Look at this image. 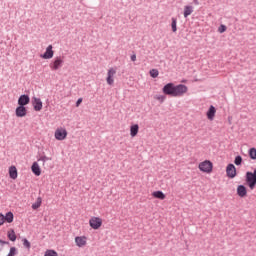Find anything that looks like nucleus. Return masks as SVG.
Wrapping results in <instances>:
<instances>
[{
  "mask_svg": "<svg viewBox=\"0 0 256 256\" xmlns=\"http://www.w3.org/2000/svg\"><path fill=\"white\" fill-rule=\"evenodd\" d=\"M187 91L188 88L185 86V84H179L175 86L173 82L164 85L162 88V93H164V95H169V97H182V95H185Z\"/></svg>",
  "mask_w": 256,
  "mask_h": 256,
  "instance_id": "nucleus-1",
  "label": "nucleus"
},
{
  "mask_svg": "<svg viewBox=\"0 0 256 256\" xmlns=\"http://www.w3.org/2000/svg\"><path fill=\"white\" fill-rule=\"evenodd\" d=\"M246 183L250 189H255L256 186V168L253 172H246Z\"/></svg>",
  "mask_w": 256,
  "mask_h": 256,
  "instance_id": "nucleus-2",
  "label": "nucleus"
},
{
  "mask_svg": "<svg viewBox=\"0 0 256 256\" xmlns=\"http://www.w3.org/2000/svg\"><path fill=\"white\" fill-rule=\"evenodd\" d=\"M198 168L202 173H212L213 172V162L211 161H202Z\"/></svg>",
  "mask_w": 256,
  "mask_h": 256,
  "instance_id": "nucleus-3",
  "label": "nucleus"
},
{
  "mask_svg": "<svg viewBox=\"0 0 256 256\" xmlns=\"http://www.w3.org/2000/svg\"><path fill=\"white\" fill-rule=\"evenodd\" d=\"M63 59L61 56H57L54 58V60L50 63V69H52V71H59V69H61L63 67Z\"/></svg>",
  "mask_w": 256,
  "mask_h": 256,
  "instance_id": "nucleus-4",
  "label": "nucleus"
},
{
  "mask_svg": "<svg viewBox=\"0 0 256 256\" xmlns=\"http://www.w3.org/2000/svg\"><path fill=\"white\" fill-rule=\"evenodd\" d=\"M89 225L92 229H100L101 225H103V219L99 218V217H92L89 220Z\"/></svg>",
  "mask_w": 256,
  "mask_h": 256,
  "instance_id": "nucleus-5",
  "label": "nucleus"
},
{
  "mask_svg": "<svg viewBox=\"0 0 256 256\" xmlns=\"http://www.w3.org/2000/svg\"><path fill=\"white\" fill-rule=\"evenodd\" d=\"M226 175L229 179H235V177H237V168H235L234 164H228L226 167Z\"/></svg>",
  "mask_w": 256,
  "mask_h": 256,
  "instance_id": "nucleus-6",
  "label": "nucleus"
},
{
  "mask_svg": "<svg viewBox=\"0 0 256 256\" xmlns=\"http://www.w3.org/2000/svg\"><path fill=\"white\" fill-rule=\"evenodd\" d=\"M55 139H57V141H64V139H67V130L63 128H58L55 131Z\"/></svg>",
  "mask_w": 256,
  "mask_h": 256,
  "instance_id": "nucleus-7",
  "label": "nucleus"
},
{
  "mask_svg": "<svg viewBox=\"0 0 256 256\" xmlns=\"http://www.w3.org/2000/svg\"><path fill=\"white\" fill-rule=\"evenodd\" d=\"M29 103H31V98L27 94H22L18 98V106L20 107H25L26 105H29Z\"/></svg>",
  "mask_w": 256,
  "mask_h": 256,
  "instance_id": "nucleus-8",
  "label": "nucleus"
},
{
  "mask_svg": "<svg viewBox=\"0 0 256 256\" xmlns=\"http://www.w3.org/2000/svg\"><path fill=\"white\" fill-rule=\"evenodd\" d=\"M53 55H55V52L53 51V45H49L46 48V51L44 54H41L40 57L42 59H53Z\"/></svg>",
  "mask_w": 256,
  "mask_h": 256,
  "instance_id": "nucleus-9",
  "label": "nucleus"
},
{
  "mask_svg": "<svg viewBox=\"0 0 256 256\" xmlns=\"http://www.w3.org/2000/svg\"><path fill=\"white\" fill-rule=\"evenodd\" d=\"M32 105H33L34 111H41V109H43V102L41 101V98L33 97Z\"/></svg>",
  "mask_w": 256,
  "mask_h": 256,
  "instance_id": "nucleus-10",
  "label": "nucleus"
},
{
  "mask_svg": "<svg viewBox=\"0 0 256 256\" xmlns=\"http://www.w3.org/2000/svg\"><path fill=\"white\" fill-rule=\"evenodd\" d=\"M115 73H117V70H115L114 68H110L108 70L106 81L109 85H113V83H115V80L113 79Z\"/></svg>",
  "mask_w": 256,
  "mask_h": 256,
  "instance_id": "nucleus-11",
  "label": "nucleus"
},
{
  "mask_svg": "<svg viewBox=\"0 0 256 256\" xmlns=\"http://www.w3.org/2000/svg\"><path fill=\"white\" fill-rule=\"evenodd\" d=\"M16 117H26L27 116V107L18 106L15 110Z\"/></svg>",
  "mask_w": 256,
  "mask_h": 256,
  "instance_id": "nucleus-12",
  "label": "nucleus"
},
{
  "mask_svg": "<svg viewBox=\"0 0 256 256\" xmlns=\"http://www.w3.org/2000/svg\"><path fill=\"white\" fill-rule=\"evenodd\" d=\"M215 113H217V109L215 106L211 105L206 113L207 119L213 121L215 119Z\"/></svg>",
  "mask_w": 256,
  "mask_h": 256,
  "instance_id": "nucleus-13",
  "label": "nucleus"
},
{
  "mask_svg": "<svg viewBox=\"0 0 256 256\" xmlns=\"http://www.w3.org/2000/svg\"><path fill=\"white\" fill-rule=\"evenodd\" d=\"M13 219H15V215L13 212H7L6 215L2 214V221L4 223H13Z\"/></svg>",
  "mask_w": 256,
  "mask_h": 256,
  "instance_id": "nucleus-14",
  "label": "nucleus"
},
{
  "mask_svg": "<svg viewBox=\"0 0 256 256\" xmlns=\"http://www.w3.org/2000/svg\"><path fill=\"white\" fill-rule=\"evenodd\" d=\"M237 195L238 197H247V187L245 185H238L237 187Z\"/></svg>",
  "mask_w": 256,
  "mask_h": 256,
  "instance_id": "nucleus-15",
  "label": "nucleus"
},
{
  "mask_svg": "<svg viewBox=\"0 0 256 256\" xmlns=\"http://www.w3.org/2000/svg\"><path fill=\"white\" fill-rule=\"evenodd\" d=\"M75 243L78 247H85V245H87V237L77 236L75 238Z\"/></svg>",
  "mask_w": 256,
  "mask_h": 256,
  "instance_id": "nucleus-16",
  "label": "nucleus"
},
{
  "mask_svg": "<svg viewBox=\"0 0 256 256\" xmlns=\"http://www.w3.org/2000/svg\"><path fill=\"white\" fill-rule=\"evenodd\" d=\"M31 171L36 175V177H39L41 175V167L37 162H34L31 166Z\"/></svg>",
  "mask_w": 256,
  "mask_h": 256,
  "instance_id": "nucleus-17",
  "label": "nucleus"
},
{
  "mask_svg": "<svg viewBox=\"0 0 256 256\" xmlns=\"http://www.w3.org/2000/svg\"><path fill=\"white\" fill-rule=\"evenodd\" d=\"M9 177L10 179H17L18 177L17 167L15 166L9 167Z\"/></svg>",
  "mask_w": 256,
  "mask_h": 256,
  "instance_id": "nucleus-18",
  "label": "nucleus"
},
{
  "mask_svg": "<svg viewBox=\"0 0 256 256\" xmlns=\"http://www.w3.org/2000/svg\"><path fill=\"white\" fill-rule=\"evenodd\" d=\"M138 133H139V124H134V125L130 126L131 137H137Z\"/></svg>",
  "mask_w": 256,
  "mask_h": 256,
  "instance_id": "nucleus-19",
  "label": "nucleus"
},
{
  "mask_svg": "<svg viewBox=\"0 0 256 256\" xmlns=\"http://www.w3.org/2000/svg\"><path fill=\"white\" fill-rule=\"evenodd\" d=\"M7 237L9 239V241H12V242L17 241V234H15V230H13V229H10L7 232Z\"/></svg>",
  "mask_w": 256,
  "mask_h": 256,
  "instance_id": "nucleus-20",
  "label": "nucleus"
},
{
  "mask_svg": "<svg viewBox=\"0 0 256 256\" xmlns=\"http://www.w3.org/2000/svg\"><path fill=\"white\" fill-rule=\"evenodd\" d=\"M153 197H155V199H161L163 201V199H165V193H163V191H155L152 193Z\"/></svg>",
  "mask_w": 256,
  "mask_h": 256,
  "instance_id": "nucleus-21",
  "label": "nucleus"
},
{
  "mask_svg": "<svg viewBox=\"0 0 256 256\" xmlns=\"http://www.w3.org/2000/svg\"><path fill=\"white\" fill-rule=\"evenodd\" d=\"M193 13V6H185L184 8V17L187 18Z\"/></svg>",
  "mask_w": 256,
  "mask_h": 256,
  "instance_id": "nucleus-22",
  "label": "nucleus"
},
{
  "mask_svg": "<svg viewBox=\"0 0 256 256\" xmlns=\"http://www.w3.org/2000/svg\"><path fill=\"white\" fill-rule=\"evenodd\" d=\"M248 155H249L250 159L255 161L256 160V148L255 147L250 148L248 151Z\"/></svg>",
  "mask_w": 256,
  "mask_h": 256,
  "instance_id": "nucleus-23",
  "label": "nucleus"
},
{
  "mask_svg": "<svg viewBox=\"0 0 256 256\" xmlns=\"http://www.w3.org/2000/svg\"><path fill=\"white\" fill-rule=\"evenodd\" d=\"M41 203H43V199L41 197H38L36 202L32 204V209L37 210L39 207H41Z\"/></svg>",
  "mask_w": 256,
  "mask_h": 256,
  "instance_id": "nucleus-24",
  "label": "nucleus"
},
{
  "mask_svg": "<svg viewBox=\"0 0 256 256\" xmlns=\"http://www.w3.org/2000/svg\"><path fill=\"white\" fill-rule=\"evenodd\" d=\"M150 77H152V79H157V77H159V70L157 69H152L150 70Z\"/></svg>",
  "mask_w": 256,
  "mask_h": 256,
  "instance_id": "nucleus-25",
  "label": "nucleus"
},
{
  "mask_svg": "<svg viewBox=\"0 0 256 256\" xmlns=\"http://www.w3.org/2000/svg\"><path fill=\"white\" fill-rule=\"evenodd\" d=\"M171 27L173 33H177V18H172Z\"/></svg>",
  "mask_w": 256,
  "mask_h": 256,
  "instance_id": "nucleus-26",
  "label": "nucleus"
},
{
  "mask_svg": "<svg viewBox=\"0 0 256 256\" xmlns=\"http://www.w3.org/2000/svg\"><path fill=\"white\" fill-rule=\"evenodd\" d=\"M44 256H59V254L55 250H46Z\"/></svg>",
  "mask_w": 256,
  "mask_h": 256,
  "instance_id": "nucleus-27",
  "label": "nucleus"
},
{
  "mask_svg": "<svg viewBox=\"0 0 256 256\" xmlns=\"http://www.w3.org/2000/svg\"><path fill=\"white\" fill-rule=\"evenodd\" d=\"M22 242H23V246H24L26 249H31V242H29V240H27V238H23V239H22Z\"/></svg>",
  "mask_w": 256,
  "mask_h": 256,
  "instance_id": "nucleus-28",
  "label": "nucleus"
},
{
  "mask_svg": "<svg viewBox=\"0 0 256 256\" xmlns=\"http://www.w3.org/2000/svg\"><path fill=\"white\" fill-rule=\"evenodd\" d=\"M15 255H17V248L16 247H11L7 256H15Z\"/></svg>",
  "mask_w": 256,
  "mask_h": 256,
  "instance_id": "nucleus-29",
  "label": "nucleus"
},
{
  "mask_svg": "<svg viewBox=\"0 0 256 256\" xmlns=\"http://www.w3.org/2000/svg\"><path fill=\"white\" fill-rule=\"evenodd\" d=\"M219 33H225L227 31V26L221 24L218 28Z\"/></svg>",
  "mask_w": 256,
  "mask_h": 256,
  "instance_id": "nucleus-30",
  "label": "nucleus"
},
{
  "mask_svg": "<svg viewBox=\"0 0 256 256\" xmlns=\"http://www.w3.org/2000/svg\"><path fill=\"white\" fill-rule=\"evenodd\" d=\"M156 99L158 101H160L161 103H163V101H165L166 97L164 95H159V96H156Z\"/></svg>",
  "mask_w": 256,
  "mask_h": 256,
  "instance_id": "nucleus-31",
  "label": "nucleus"
},
{
  "mask_svg": "<svg viewBox=\"0 0 256 256\" xmlns=\"http://www.w3.org/2000/svg\"><path fill=\"white\" fill-rule=\"evenodd\" d=\"M4 245H11L9 241L1 240L0 239V247H3Z\"/></svg>",
  "mask_w": 256,
  "mask_h": 256,
  "instance_id": "nucleus-32",
  "label": "nucleus"
},
{
  "mask_svg": "<svg viewBox=\"0 0 256 256\" xmlns=\"http://www.w3.org/2000/svg\"><path fill=\"white\" fill-rule=\"evenodd\" d=\"M81 103H83V98H79V99L76 101V107H79V105H81Z\"/></svg>",
  "mask_w": 256,
  "mask_h": 256,
  "instance_id": "nucleus-33",
  "label": "nucleus"
},
{
  "mask_svg": "<svg viewBox=\"0 0 256 256\" xmlns=\"http://www.w3.org/2000/svg\"><path fill=\"white\" fill-rule=\"evenodd\" d=\"M234 161H243V157H241V155H237Z\"/></svg>",
  "mask_w": 256,
  "mask_h": 256,
  "instance_id": "nucleus-34",
  "label": "nucleus"
},
{
  "mask_svg": "<svg viewBox=\"0 0 256 256\" xmlns=\"http://www.w3.org/2000/svg\"><path fill=\"white\" fill-rule=\"evenodd\" d=\"M131 61H137V55L133 54V55L131 56Z\"/></svg>",
  "mask_w": 256,
  "mask_h": 256,
  "instance_id": "nucleus-35",
  "label": "nucleus"
},
{
  "mask_svg": "<svg viewBox=\"0 0 256 256\" xmlns=\"http://www.w3.org/2000/svg\"><path fill=\"white\" fill-rule=\"evenodd\" d=\"M3 225V218H2V213H0V227Z\"/></svg>",
  "mask_w": 256,
  "mask_h": 256,
  "instance_id": "nucleus-36",
  "label": "nucleus"
},
{
  "mask_svg": "<svg viewBox=\"0 0 256 256\" xmlns=\"http://www.w3.org/2000/svg\"><path fill=\"white\" fill-rule=\"evenodd\" d=\"M45 159H47V157L42 156V157H40V158L38 159V161H45Z\"/></svg>",
  "mask_w": 256,
  "mask_h": 256,
  "instance_id": "nucleus-37",
  "label": "nucleus"
},
{
  "mask_svg": "<svg viewBox=\"0 0 256 256\" xmlns=\"http://www.w3.org/2000/svg\"><path fill=\"white\" fill-rule=\"evenodd\" d=\"M235 165L239 166L241 165V163H243L242 161H234Z\"/></svg>",
  "mask_w": 256,
  "mask_h": 256,
  "instance_id": "nucleus-38",
  "label": "nucleus"
},
{
  "mask_svg": "<svg viewBox=\"0 0 256 256\" xmlns=\"http://www.w3.org/2000/svg\"><path fill=\"white\" fill-rule=\"evenodd\" d=\"M194 5H199V0H194Z\"/></svg>",
  "mask_w": 256,
  "mask_h": 256,
  "instance_id": "nucleus-39",
  "label": "nucleus"
}]
</instances>
